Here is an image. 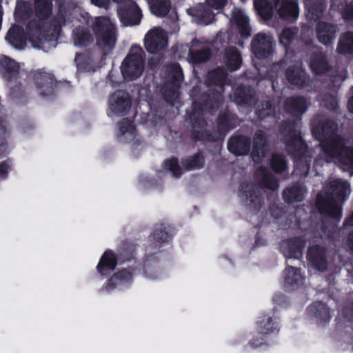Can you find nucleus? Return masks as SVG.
Wrapping results in <instances>:
<instances>
[{
	"instance_id": "f257e3e1",
	"label": "nucleus",
	"mask_w": 353,
	"mask_h": 353,
	"mask_svg": "<svg viewBox=\"0 0 353 353\" xmlns=\"http://www.w3.org/2000/svg\"><path fill=\"white\" fill-rule=\"evenodd\" d=\"M337 125L332 121H327L323 126L313 129V134L321 142L325 156V161L337 160L341 164L349 167L350 176L353 175V148H343V143L335 134Z\"/></svg>"
},
{
	"instance_id": "f03ea898",
	"label": "nucleus",
	"mask_w": 353,
	"mask_h": 353,
	"mask_svg": "<svg viewBox=\"0 0 353 353\" xmlns=\"http://www.w3.org/2000/svg\"><path fill=\"white\" fill-rule=\"evenodd\" d=\"M350 193V188L347 182L341 179L331 181L327 192L330 196L329 201L323 204L321 203L320 199H318L319 210L336 219H340L341 217L340 203Z\"/></svg>"
},
{
	"instance_id": "7ed1b4c3",
	"label": "nucleus",
	"mask_w": 353,
	"mask_h": 353,
	"mask_svg": "<svg viewBox=\"0 0 353 353\" xmlns=\"http://www.w3.org/2000/svg\"><path fill=\"white\" fill-rule=\"evenodd\" d=\"M143 54L144 52L141 47L134 46L131 48L121 66L125 79L132 81L142 74L144 69Z\"/></svg>"
},
{
	"instance_id": "20e7f679",
	"label": "nucleus",
	"mask_w": 353,
	"mask_h": 353,
	"mask_svg": "<svg viewBox=\"0 0 353 353\" xmlns=\"http://www.w3.org/2000/svg\"><path fill=\"white\" fill-rule=\"evenodd\" d=\"M97 46L103 56L110 52V21L104 17L96 19L94 29Z\"/></svg>"
},
{
	"instance_id": "39448f33",
	"label": "nucleus",
	"mask_w": 353,
	"mask_h": 353,
	"mask_svg": "<svg viewBox=\"0 0 353 353\" xmlns=\"http://www.w3.org/2000/svg\"><path fill=\"white\" fill-rule=\"evenodd\" d=\"M147 50L155 53L166 48L168 39L166 34L159 28H154L147 32L144 39Z\"/></svg>"
},
{
	"instance_id": "423d86ee",
	"label": "nucleus",
	"mask_w": 353,
	"mask_h": 353,
	"mask_svg": "<svg viewBox=\"0 0 353 353\" xmlns=\"http://www.w3.org/2000/svg\"><path fill=\"white\" fill-rule=\"evenodd\" d=\"M273 43L270 36L259 34L256 36L252 42V51L258 59H263L268 57L272 52Z\"/></svg>"
},
{
	"instance_id": "0eeeda50",
	"label": "nucleus",
	"mask_w": 353,
	"mask_h": 353,
	"mask_svg": "<svg viewBox=\"0 0 353 353\" xmlns=\"http://www.w3.org/2000/svg\"><path fill=\"white\" fill-rule=\"evenodd\" d=\"M280 17L289 20H294L299 16V8L295 0H272Z\"/></svg>"
},
{
	"instance_id": "6e6552de",
	"label": "nucleus",
	"mask_w": 353,
	"mask_h": 353,
	"mask_svg": "<svg viewBox=\"0 0 353 353\" xmlns=\"http://www.w3.org/2000/svg\"><path fill=\"white\" fill-rule=\"evenodd\" d=\"M232 17L241 37L248 38L250 34V30L247 15L243 11L234 8L232 11Z\"/></svg>"
},
{
	"instance_id": "1a4fd4ad",
	"label": "nucleus",
	"mask_w": 353,
	"mask_h": 353,
	"mask_svg": "<svg viewBox=\"0 0 353 353\" xmlns=\"http://www.w3.org/2000/svg\"><path fill=\"white\" fill-rule=\"evenodd\" d=\"M35 83L41 90V94L46 95L50 94L54 85L53 77L48 73L39 72L34 75Z\"/></svg>"
},
{
	"instance_id": "9d476101",
	"label": "nucleus",
	"mask_w": 353,
	"mask_h": 353,
	"mask_svg": "<svg viewBox=\"0 0 353 353\" xmlns=\"http://www.w3.org/2000/svg\"><path fill=\"white\" fill-rule=\"evenodd\" d=\"M303 246V241L296 239L283 242L281 245V250L288 258H298L301 255V250Z\"/></svg>"
},
{
	"instance_id": "9b49d317",
	"label": "nucleus",
	"mask_w": 353,
	"mask_h": 353,
	"mask_svg": "<svg viewBox=\"0 0 353 353\" xmlns=\"http://www.w3.org/2000/svg\"><path fill=\"white\" fill-rule=\"evenodd\" d=\"M311 265L319 270L323 271L326 268L324 250L323 248H310L307 254Z\"/></svg>"
},
{
	"instance_id": "f8f14e48",
	"label": "nucleus",
	"mask_w": 353,
	"mask_h": 353,
	"mask_svg": "<svg viewBox=\"0 0 353 353\" xmlns=\"http://www.w3.org/2000/svg\"><path fill=\"white\" fill-rule=\"evenodd\" d=\"M18 70L19 65L14 60L7 57L0 58V72L6 79L15 77Z\"/></svg>"
},
{
	"instance_id": "ddd939ff",
	"label": "nucleus",
	"mask_w": 353,
	"mask_h": 353,
	"mask_svg": "<svg viewBox=\"0 0 353 353\" xmlns=\"http://www.w3.org/2000/svg\"><path fill=\"white\" fill-rule=\"evenodd\" d=\"M228 148L235 155H243L248 152L250 143L244 137H232L228 142Z\"/></svg>"
},
{
	"instance_id": "4468645a",
	"label": "nucleus",
	"mask_w": 353,
	"mask_h": 353,
	"mask_svg": "<svg viewBox=\"0 0 353 353\" xmlns=\"http://www.w3.org/2000/svg\"><path fill=\"white\" fill-rule=\"evenodd\" d=\"M6 39L17 49H22L26 45L23 29L19 27L11 28L6 35Z\"/></svg>"
},
{
	"instance_id": "2eb2a0df",
	"label": "nucleus",
	"mask_w": 353,
	"mask_h": 353,
	"mask_svg": "<svg viewBox=\"0 0 353 353\" xmlns=\"http://www.w3.org/2000/svg\"><path fill=\"white\" fill-rule=\"evenodd\" d=\"M151 12L157 17L165 16L170 8L168 0H148Z\"/></svg>"
},
{
	"instance_id": "dca6fc26",
	"label": "nucleus",
	"mask_w": 353,
	"mask_h": 353,
	"mask_svg": "<svg viewBox=\"0 0 353 353\" xmlns=\"http://www.w3.org/2000/svg\"><path fill=\"white\" fill-rule=\"evenodd\" d=\"M190 14H193L194 21L201 25H208L212 20L211 12L204 9L203 5H199L194 9H190Z\"/></svg>"
},
{
	"instance_id": "f3484780",
	"label": "nucleus",
	"mask_w": 353,
	"mask_h": 353,
	"mask_svg": "<svg viewBox=\"0 0 353 353\" xmlns=\"http://www.w3.org/2000/svg\"><path fill=\"white\" fill-rule=\"evenodd\" d=\"M335 32L334 27L325 23H319L318 26V38L320 42L325 45L329 44L333 39Z\"/></svg>"
},
{
	"instance_id": "a211bd4d",
	"label": "nucleus",
	"mask_w": 353,
	"mask_h": 353,
	"mask_svg": "<svg viewBox=\"0 0 353 353\" xmlns=\"http://www.w3.org/2000/svg\"><path fill=\"white\" fill-rule=\"evenodd\" d=\"M285 108L294 116H299L305 111L306 103L303 98H291L287 101Z\"/></svg>"
},
{
	"instance_id": "6ab92c4d",
	"label": "nucleus",
	"mask_w": 353,
	"mask_h": 353,
	"mask_svg": "<svg viewBox=\"0 0 353 353\" xmlns=\"http://www.w3.org/2000/svg\"><path fill=\"white\" fill-rule=\"evenodd\" d=\"M254 7L258 14L263 19H269L273 14L274 8L266 0H254Z\"/></svg>"
},
{
	"instance_id": "aec40b11",
	"label": "nucleus",
	"mask_w": 353,
	"mask_h": 353,
	"mask_svg": "<svg viewBox=\"0 0 353 353\" xmlns=\"http://www.w3.org/2000/svg\"><path fill=\"white\" fill-rule=\"evenodd\" d=\"M337 50L339 53H350L353 52L352 33L347 32L341 37Z\"/></svg>"
},
{
	"instance_id": "412c9836",
	"label": "nucleus",
	"mask_w": 353,
	"mask_h": 353,
	"mask_svg": "<svg viewBox=\"0 0 353 353\" xmlns=\"http://www.w3.org/2000/svg\"><path fill=\"white\" fill-rule=\"evenodd\" d=\"M52 2L50 0H36L35 11L38 17L43 19L51 13Z\"/></svg>"
},
{
	"instance_id": "4be33fe9",
	"label": "nucleus",
	"mask_w": 353,
	"mask_h": 353,
	"mask_svg": "<svg viewBox=\"0 0 353 353\" xmlns=\"http://www.w3.org/2000/svg\"><path fill=\"white\" fill-rule=\"evenodd\" d=\"M226 65L230 70L234 71L239 68L241 65V57L236 50L233 48L228 50L226 54Z\"/></svg>"
},
{
	"instance_id": "5701e85b",
	"label": "nucleus",
	"mask_w": 353,
	"mask_h": 353,
	"mask_svg": "<svg viewBox=\"0 0 353 353\" xmlns=\"http://www.w3.org/2000/svg\"><path fill=\"white\" fill-rule=\"evenodd\" d=\"M303 279L301 274L292 267L288 268L285 271V284L288 286H293L298 284Z\"/></svg>"
},
{
	"instance_id": "b1692460",
	"label": "nucleus",
	"mask_w": 353,
	"mask_h": 353,
	"mask_svg": "<svg viewBox=\"0 0 353 353\" xmlns=\"http://www.w3.org/2000/svg\"><path fill=\"white\" fill-rule=\"evenodd\" d=\"M288 150L293 155H301L305 150V144L299 137H296L288 143Z\"/></svg>"
},
{
	"instance_id": "393cba45",
	"label": "nucleus",
	"mask_w": 353,
	"mask_h": 353,
	"mask_svg": "<svg viewBox=\"0 0 353 353\" xmlns=\"http://www.w3.org/2000/svg\"><path fill=\"white\" fill-rule=\"evenodd\" d=\"M287 78L292 84L301 85L305 79L304 72L299 67L294 70L288 69Z\"/></svg>"
},
{
	"instance_id": "a878e982",
	"label": "nucleus",
	"mask_w": 353,
	"mask_h": 353,
	"mask_svg": "<svg viewBox=\"0 0 353 353\" xmlns=\"http://www.w3.org/2000/svg\"><path fill=\"white\" fill-rule=\"evenodd\" d=\"M311 69L316 73L319 74L325 71L327 64L323 55L321 54L313 58L310 64Z\"/></svg>"
},
{
	"instance_id": "bb28decb",
	"label": "nucleus",
	"mask_w": 353,
	"mask_h": 353,
	"mask_svg": "<svg viewBox=\"0 0 353 353\" xmlns=\"http://www.w3.org/2000/svg\"><path fill=\"white\" fill-rule=\"evenodd\" d=\"M97 270L101 275H108L110 272V253L105 252L98 265Z\"/></svg>"
},
{
	"instance_id": "cd10ccee",
	"label": "nucleus",
	"mask_w": 353,
	"mask_h": 353,
	"mask_svg": "<svg viewBox=\"0 0 353 353\" xmlns=\"http://www.w3.org/2000/svg\"><path fill=\"white\" fill-rule=\"evenodd\" d=\"M304 189L302 188H292L285 191V197L288 201H300L303 198Z\"/></svg>"
},
{
	"instance_id": "c85d7f7f",
	"label": "nucleus",
	"mask_w": 353,
	"mask_h": 353,
	"mask_svg": "<svg viewBox=\"0 0 353 353\" xmlns=\"http://www.w3.org/2000/svg\"><path fill=\"white\" fill-rule=\"evenodd\" d=\"M265 141V137L262 132H259L256 134V137L254 139V149L252 153V157L255 162H258L260 160L259 150H261V153H263V149L261 148L263 146Z\"/></svg>"
},
{
	"instance_id": "c756f323",
	"label": "nucleus",
	"mask_w": 353,
	"mask_h": 353,
	"mask_svg": "<svg viewBox=\"0 0 353 353\" xmlns=\"http://www.w3.org/2000/svg\"><path fill=\"white\" fill-rule=\"evenodd\" d=\"M92 40V36L85 31H77L75 33L74 44L78 46H85L89 41Z\"/></svg>"
},
{
	"instance_id": "7c9ffc66",
	"label": "nucleus",
	"mask_w": 353,
	"mask_h": 353,
	"mask_svg": "<svg viewBox=\"0 0 353 353\" xmlns=\"http://www.w3.org/2000/svg\"><path fill=\"white\" fill-rule=\"evenodd\" d=\"M203 158L200 155L195 156L190 159H186L183 162L184 166L188 170L199 169L203 165Z\"/></svg>"
},
{
	"instance_id": "2f4dec72",
	"label": "nucleus",
	"mask_w": 353,
	"mask_h": 353,
	"mask_svg": "<svg viewBox=\"0 0 353 353\" xmlns=\"http://www.w3.org/2000/svg\"><path fill=\"white\" fill-rule=\"evenodd\" d=\"M296 34L295 28H285L281 35L280 41L283 46H288Z\"/></svg>"
},
{
	"instance_id": "473e14b6",
	"label": "nucleus",
	"mask_w": 353,
	"mask_h": 353,
	"mask_svg": "<svg viewBox=\"0 0 353 353\" xmlns=\"http://www.w3.org/2000/svg\"><path fill=\"white\" fill-rule=\"evenodd\" d=\"M163 168L165 170H168L171 172L174 176H179L181 174V171L178 165L177 160L176 159H171L164 162Z\"/></svg>"
},
{
	"instance_id": "72a5a7b5",
	"label": "nucleus",
	"mask_w": 353,
	"mask_h": 353,
	"mask_svg": "<svg viewBox=\"0 0 353 353\" xmlns=\"http://www.w3.org/2000/svg\"><path fill=\"white\" fill-rule=\"evenodd\" d=\"M310 164L307 161L303 162L301 159H297L295 161L294 172L300 176H306L309 173Z\"/></svg>"
},
{
	"instance_id": "f704fd0d",
	"label": "nucleus",
	"mask_w": 353,
	"mask_h": 353,
	"mask_svg": "<svg viewBox=\"0 0 353 353\" xmlns=\"http://www.w3.org/2000/svg\"><path fill=\"white\" fill-rule=\"evenodd\" d=\"M272 166L276 172H280L285 170L287 165L281 156L274 155L272 159Z\"/></svg>"
},
{
	"instance_id": "c9c22d12",
	"label": "nucleus",
	"mask_w": 353,
	"mask_h": 353,
	"mask_svg": "<svg viewBox=\"0 0 353 353\" xmlns=\"http://www.w3.org/2000/svg\"><path fill=\"white\" fill-rule=\"evenodd\" d=\"M306 8L307 10V17L314 20L319 19L321 16L323 10V6L321 5L318 6V8L316 9L314 7H309L308 3H307Z\"/></svg>"
},
{
	"instance_id": "e433bc0d",
	"label": "nucleus",
	"mask_w": 353,
	"mask_h": 353,
	"mask_svg": "<svg viewBox=\"0 0 353 353\" xmlns=\"http://www.w3.org/2000/svg\"><path fill=\"white\" fill-rule=\"evenodd\" d=\"M190 54L193 61L196 62L205 61L210 56V52L208 50H202L196 52L191 50Z\"/></svg>"
},
{
	"instance_id": "4c0bfd02",
	"label": "nucleus",
	"mask_w": 353,
	"mask_h": 353,
	"mask_svg": "<svg viewBox=\"0 0 353 353\" xmlns=\"http://www.w3.org/2000/svg\"><path fill=\"white\" fill-rule=\"evenodd\" d=\"M260 332L262 333H268L273 330L274 327L272 321L269 318H264L258 322Z\"/></svg>"
},
{
	"instance_id": "58836bf2",
	"label": "nucleus",
	"mask_w": 353,
	"mask_h": 353,
	"mask_svg": "<svg viewBox=\"0 0 353 353\" xmlns=\"http://www.w3.org/2000/svg\"><path fill=\"white\" fill-rule=\"evenodd\" d=\"M308 312L315 316H321L323 314H327L326 309L324 305L321 303H318L310 306Z\"/></svg>"
},
{
	"instance_id": "ea45409f",
	"label": "nucleus",
	"mask_w": 353,
	"mask_h": 353,
	"mask_svg": "<svg viewBox=\"0 0 353 353\" xmlns=\"http://www.w3.org/2000/svg\"><path fill=\"white\" fill-rule=\"evenodd\" d=\"M173 74L172 78L174 79V85L178 84L183 80V74L181 69L179 65H174L172 68Z\"/></svg>"
},
{
	"instance_id": "a19ab883",
	"label": "nucleus",
	"mask_w": 353,
	"mask_h": 353,
	"mask_svg": "<svg viewBox=\"0 0 353 353\" xmlns=\"http://www.w3.org/2000/svg\"><path fill=\"white\" fill-rule=\"evenodd\" d=\"M208 5L212 9H221L226 2V0H206Z\"/></svg>"
},
{
	"instance_id": "79ce46f5",
	"label": "nucleus",
	"mask_w": 353,
	"mask_h": 353,
	"mask_svg": "<svg viewBox=\"0 0 353 353\" xmlns=\"http://www.w3.org/2000/svg\"><path fill=\"white\" fill-rule=\"evenodd\" d=\"M119 95H120L121 97L122 98V101L121 102L122 108H123V109L128 108L130 106V101H129L128 95L125 93L121 92H120L119 93Z\"/></svg>"
},
{
	"instance_id": "37998d69",
	"label": "nucleus",
	"mask_w": 353,
	"mask_h": 353,
	"mask_svg": "<svg viewBox=\"0 0 353 353\" xmlns=\"http://www.w3.org/2000/svg\"><path fill=\"white\" fill-rule=\"evenodd\" d=\"M269 176H265V179L264 181V185L268 187L269 189L274 190L278 188V183L276 181H269Z\"/></svg>"
},
{
	"instance_id": "c03bdc74",
	"label": "nucleus",
	"mask_w": 353,
	"mask_h": 353,
	"mask_svg": "<svg viewBox=\"0 0 353 353\" xmlns=\"http://www.w3.org/2000/svg\"><path fill=\"white\" fill-rule=\"evenodd\" d=\"M9 166L6 163L0 164V180L3 179L6 177L7 170Z\"/></svg>"
},
{
	"instance_id": "a18cd8bd",
	"label": "nucleus",
	"mask_w": 353,
	"mask_h": 353,
	"mask_svg": "<svg viewBox=\"0 0 353 353\" xmlns=\"http://www.w3.org/2000/svg\"><path fill=\"white\" fill-rule=\"evenodd\" d=\"M6 151V145L4 141V139L0 138V157L3 155Z\"/></svg>"
},
{
	"instance_id": "49530a36",
	"label": "nucleus",
	"mask_w": 353,
	"mask_h": 353,
	"mask_svg": "<svg viewBox=\"0 0 353 353\" xmlns=\"http://www.w3.org/2000/svg\"><path fill=\"white\" fill-rule=\"evenodd\" d=\"M347 246L349 248L353 251V232L350 234L348 239H347Z\"/></svg>"
},
{
	"instance_id": "de8ad7c7",
	"label": "nucleus",
	"mask_w": 353,
	"mask_h": 353,
	"mask_svg": "<svg viewBox=\"0 0 353 353\" xmlns=\"http://www.w3.org/2000/svg\"><path fill=\"white\" fill-rule=\"evenodd\" d=\"M348 108L350 112H353V97L348 102Z\"/></svg>"
},
{
	"instance_id": "09e8293b",
	"label": "nucleus",
	"mask_w": 353,
	"mask_h": 353,
	"mask_svg": "<svg viewBox=\"0 0 353 353\" xmlns=\"http://www.w3.org/2000/svg\"><path fill=\"white\" fill-rule=\"evenodd\" d=\"M5 132V128L4 126L2 125L1 123H0V132L1 133H3Z\"/></svg>"
},
{
	"instance_id": "8fccbe9b",
	"label": "nucleus",
	"mask_w": 353,
	"mask_h": 353,
	"mask_svg": "<svg viewBox=\"0 0 353 353\" xmlns=\"http://www.w3.org/2000/svg\"><path fill=\"white\" fill-rule=\"evenodd\" d=\"M114 278H118V279H126V276H119V275H114Z\"/></svg>"
},
{
	"instance_id": "3c124183",
	"label": "nucleus",
	"mask_w": 353,
	"mask_h": 353,
	"mask_svg": "<svg viewBox=\"0 0 353 353\" xmlns=\"http://www.w3.org/2000/svg\"><path fill=\"white\" fill-rule=\"evenodd\" d=\"M249 196L250 197V201L251 202H254V199L252 197V194H250Z\"/></svg>"
},
{
	"instance_id": "603ef678",
	"label": "nucleus",
	"mask_w": 353,
	"mask_h": 353,
	"mask_svg": "<svg viewBox=\"0 0 353 353\" xmlns=\"http://www.w3.org/2000/svg\"><path fill=\"white\" fill-rule=\"evenodd\" d=\"M114 260V258H113V256H112V259H111V261H112V265H113Z\"/></svg>"
},
{
	"instance_id": "864d4df0",
	"label": "nucleus",
	"mask_w": 353,
	"mask_h": 353,
	"mask_svg": "<svg viewBox=\"0 0 353 353\" xmlns=\"http://www.w3.org/2000/svg\"><path fill=\"white\" fill-rule=\"evenodd\" d=\"M245 196L248 199V194H245Z\"/></svg>"
},
{
	"instance_id": "5fc2aeb1",
	"label": "nucleus",
	"mask_w": 353,
	"mask_h": 353,
	"mask_svg": "<svg viewBox=\"0 0 353 353\" xmlns=\"http://www.w3.org/2000/svg\"><path fill=\"white\" fill-rule=\"evenodd\" d=\"M111 41H112V42L113 41V37L112 36Z\"/></svg>"
}]
</instances>
